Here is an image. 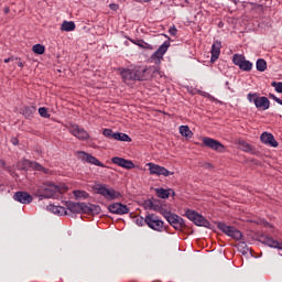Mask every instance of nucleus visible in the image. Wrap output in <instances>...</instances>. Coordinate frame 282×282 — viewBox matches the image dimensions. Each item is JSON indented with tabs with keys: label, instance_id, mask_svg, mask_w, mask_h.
<instances>
[{
	"label": "nucleus",
	"instance_id": "1",
	"mask_svg": "<svg viewBox=\"0 0 282 282\" xmlns=\"http://www.w3.org/2000/svg\"><path fill=\"white\" fill-rule=\"evenodd\" d=\"M63 193H67V186L63 184L56 185L50 181L44 182L36 191V195L45 199L58 197V195H63Z\"/></svg>",
	"mask_w": 282,
	"mask_h": 282
},
{
	"label": "nucleus",
	"instance_id": "2",
	"mask_svg": "<svg viewBox=\"0 0 282 282\" xmlns=\"http://www.w3.org/2000/svg\"><path fill=\"white\" fill-rule=\"evenodd\" d=\"M95 189L98 195H102V197L109 202H112V199H120V197H122L120 192H117L113 188H108L107 185H97Z\"/></svg>",
	"mask_w": 282,
	"mask_h": 282
},
{
	"label": "nucleus",
	"instance_id": "3",
	"mask_svg": "<svg viewBox=\"0 0 282 282\" xmlns=\"http://www.w3.org/2000/svg\"><path fill=\"white\" fill-rule=\"evenodd\" d=\"M185 215L187 219H189V221H193V224H195V226H203L204 228L210 227V223L208 221V219H206L204 216L199 215L195 210L188 209Z\"/></svg>",
	"mask_w": 282,
	"mask_h": 282
},
{
	"label": "nucleus",
	"instance_id": "4",
	"mask_svg": "<svg viewBox=\"0 0 282 282\" xmlns=\"http://www.w3.org/2000/svg\"><path fill=\"white\" fill-rule=\"evenodd\" d=\"M145 224L149 228L156 230L158 232L164 230V221H162L155 214H148L145 216Z\"/></svg>",
	"mask_w": 282,
	"mask_h": 282
},
{
	"label": "nucleus",
	"instance_id": "5",
	"mask_svg": "<svg viewBox=\"0 0 282 282\" xmlns=\"http://www.w3.org/2000/svg\"><path fill=\"white\" fill-rule=\"evenodd\" d=\"M217 228L218 230H221V232H224L228 237H231L232 239H236L237 241H239V239L243 237L241 231H239L237 228L232 226L226 225V223H218Z\"/></svg>",
	"mask_w": 282,
	"mask_h": 282
},
{
	"label": "nucleus",
	"instance_id": "6",
	"mask_svg": "<svg viewBox=\"0 0 282 282\" xmlns=\"http://www.w3.org/2000/svg\"><path fill=\"white\" fill-rule=\"evenodd\" d=\"M150 175H163V177H169V175H174L173 172L169 171L166 167L162 165H158L155 163H148Z\"/></svg>",
	"mask_w": 282,
	"mask_h": 282
},
{
	"label": "nucleus",
	"instance_id": "7",
	"mask_svg": "<svg viewBox=\"0 0 282 282\" xmlns=\"http://www.w3.org/2000/svg\"><path fill=\"white\" fill-rule=\"evenodd\" d=\"M169 47H171V42L165 41L151 56V59L155 63V65H160V63H162V59L164 58V53L169 52Z\"/></svg>",
	"mask_w": 282,
	"mask_h": 282
},
{
	"label": "nucleus",
	"instance_id": "8",
	"mask_svg": "<svg viewBox=\"0 0 282 282\" xmlns=\"http://www.w3.org/2000/svg\"><path fill=\"white\" fill-rule=\"evenodd\" d=\"M203 147H207V149H212L213 151H218V153H224L226 149L221 142L208 137L203 138Z\"/></svg>",
	"mask_w": 282,
	"mask_h": 282
},
{
	"label": "nucleus",
	"instance_id": "9",
	"mask_svg": "<svg viewBox=\"0 0 282 282\" xmlns=\"http://www.w3.org/2000/svg\"><path fill=\"white\" fill-rule=\"evenodd\" d=\"M66 207L70 213H87L88 210L94 212V208L87 206L85 203L66 202Z\"/></svg>",
	"mask_w": 282,
	"mask_h": 282
},
{
	"label": "nucleus",
	"instance_id": "10",
	"mask_svg": "<svg viewBox=\"0 0 282 282\" xmlns=\"http://www.w3.org/2000/svg\"><path fill=\"white\" fill-rule=\"evenodd\" d=\"M78 158L79 160H83V162H87L88 164H94L95 166H100L101 169H106L107 166L100 162L96 156L87 153L79 151L78 152Z\"/></svg>",
	"mask_w": 282,
	"mask_h": 282
},
{
	"label": "nucleus",
	"instance_id": "11",
	"mask_svg": "<svg viewBox=\"0 0 282 282\" xmlns=\"http://www.w3.org/2000/svg\"><path fill=\"white\" fill-rule=\"evenodd\" d=\"M167 221L175 230H184L186 227L184 219L175 214H167Z\"/></svg>",
	"mask_w": 282,
	"mask_h": 282
},
{
	"label": "nucleus",
	"instance_id": "12",
	"mask_svg": "<svg viewBox=\"0 0 282 282\" xmlns=\"http://www.w3.org/2000/svg\"><path fill=\"white\" fill-rule=\"evenodd\" d=\"M69 133L75 138H78V140H89V133L78 124L70 126Z\"/></svg>",
	"mask_w": 282,
	"mask_h": 282
},
{
	"label": "nucleus",
	"instance_id": "13",
	"mask_svg": "<svg viewBox=\"0 0 282 282\" xmlns=\"http://www.w3.org/2000/svg\"><path fill=\"white\" fill-rule=\"evenodd\" d=\"M112 164H117V166H121V169H127L131 171V169H135V163L131 160L122 159L120 156H113L111 159Z\"/></svg>",
	"mask_w": 282,
	"mask_h": 282
},
{
	"label": "nucleus",
	"instance_id": "14",
	"mask_svg": "<svg viewBox=\"0 0 282 282\" xmlns=\"http://www.w3.org/2000/svg\"><path fill=\"white\" fill-rule=\"evenodd\" d=\"M108 209L113 215H129V207L121 203H113L112 205H109Z\"/></svg>",
	"mask_w": 282,
	"mask_h": 282
},
{
	"label": "nucleus",
	"instance_id": "15",
	"mask_svg": "<svg viewBox=\"0 0 282 282\" xmlns=\"http://www.w3.org/2000/svg\"><path fill=\"white\" fill-rule=\"evenodd\" d=\"M260 140L261 142H263V144H268L269 147H273L274 149L279 147V142H276V139H274V135L272 133L263 132L260 135Z\"/></svg>",
	"mask_w": 282,
	"mask_h": 282
},
{
	"label": "nucleus",
	"instance_id": "16",
	"mask_svg": "<svg viewBox=\"0 0 282 282\" xmlns=\"http://www.w3.org/2000/svg\"><path fill=\"white\" fill-rule=\"evenodd\" d=\"M13 199H15V202H20V204H31L32 195L28 194V192H17Z\"/></svg>",
	"mask_w": 282,
	"mask_h": 282
},
{
	"label": "nucleus",
	"instance_id": "17",
	"mask_svg": "<svg viewBox=\"0 0 282 282\" xmlns=\"http://www.w3.org/2000/svg\"><path fill=\"white\" fill-rule=\"evenodd\" d=\"M220 54H221V42L215 41L212 45L210 63H215V61L219 58Z\"/></svg>",
	"mask_w": 282,
	"mask_h": 282
},
{
	"label": "nucleus",
	"instance_id": "18",
	"mask_svg": "<svg viewBox=\"0 0 282 282\" xmlns=\"http://www.w3.org/2000/svg\"><path fill=\"white\" fill-rule=\"evenodd\" d=\"M134 72V80H147L149 74V69L142 67L133 68Z\"/></svg>",
	"mask_w": 282,
	"mask_h": 282
},
{
	"label": "nucleus",
	"instance_id": "19",
	"mask_svg": "<svg viewBox=\"0 0 282 282\" xmlns=\"http://www.w3.org/2000/svg\"><path fill=\"white\" fill-rule=\"evenodd\" d=\"M254 105L258 109H270V99L268 97H258V99H254Z\"/></svg>",
	"mask_w": 282,
	"mask_h": 282
},
{
	"label": "nucleus",
	"instance_id": "20",
	"mask_svg": "<svg viewBox=\"0 0 282 282\" xmlns=\"http://www.w3.org/2000/svg\"><path fill=\"white\" fill-rule=\"evenodd\" d=\"M121 78L123 83L129 85L130 80H135L134 72L133 69H122L121 70Z\"/></svg>",
	"mask_w": 282,
	"mask_h": 282
},
{
	"label": "nucleus",
	"instance_id": "21",
	"mask_svg": "<svg viewBox=\"0 0 282 282\" xmlns=\"http://www.w3.org/2000/svg\"><path fill=\"white\" fill-rule=\"evenodd\" d=\"M262 243H264V246H269V248H278L279 250H282V243H279V241L273 238L264 237L262 238Z\"/></svg>",
	"mask_w": 282,
	"mask_h": 282
},
{
	"label": "nucleus",
	"instance_id": "22",
	"mask_svg": "<svg viewBox=\"0 0 282 282\" xmlns=\"http://www.w3.org/2000/svg\"><path fill=\"white\" fill-rule=\"evenodd\" d=\"M24 164H29V166H30L31 169H34L35 171H42V172L45 173V174L50 173V170H48V169L43 167V165H41V164L37 163V162H32V161L25 160V161H24Z\"/></svg>",
	"mask_w": 282,
	"mask_h": 282
},
{
	"label": "nucleus",
	"instance_id": "23",
	"mask_svg": "<svg viewBox=\"0 0 282 282\" xmlns=\"http://www.w3.org/2000/svg\"><path fill=\"white\" fill-rule=\"evenodd\" d=\"M155 191L158 197H160L161 199H169L171 193L172 195H175V192H173V189L156 188Z\"/></svg>",
	"mask_w": 282,
	"mask_h": 282
},
{
	"label": "nucleus",
	"instance_id": "24",
	"mask_svg": "<svg viewBox=\"0 0 282 282\" xmlns=\"http://www.w3.org/2000/svg\"><path fill=\"white\" fill-rule=\"evenodd\" d=\"M76 30V24L72 21H64L61 25L62 32H74Z\"/></svg>",
	"mask_w": 282,
	"mask_h": 282
},
{
	"label": "nucleus",
	"instance_id": "25",
	"mask_svg": "<svg viewBox=\"0 0 282 282\" xmlns=\"http://www.w3.org/2000/svg\"><path fill=\"white\" fill-rule=\"evenodd\" d=\"M245 62H246V56H243L242 54H234L232 63L234 65H237L239 69L243 67Z\"/></svg>",
	"mask_w": 282,
	"mask_h": 282
},
{
	"label": "nucleus",
	"instance_id": "26",
	"mask_svg": "<svg viewBox=\"0 0 282 282\" xmlns=\"http://www.w3.org/2000/svg\"><path fill=\"white\" fill-rule=\"evenodd\" d=\"M245 62H246V56H243L242 54H234L232 63L234 65H237L239 69L243 67Z\"/></svg>",
	"mask_w": 282,
	"mask_h": 282
},
{
	"label": "nucleus",
	"instance_id": "27",
	"mask_svg": "<svg viewBox=\"0 0 282 282\" xmlns=\"http://www.w3.org/2000/svg\"><path fill=\"white\" fill-rule=\"evenodd\" d=\"M48 210L53 212L54 215H67V209L63 206L50 205Z\"/></svg>",
	"mask_w": 282,
	"mask_h": 282
},
{
	"label": "nucleus",
	"instance_id": "28",
	"mask_svg": "<svg viewBox=\"0 0 282 282\" xmlns=\"http://www.w3.org/2000/svg\"><path fill=\"white\" fill-rule=\"evenodd\" d=\"M23 116L26 118H34V113H36V107L34 106H26L22 109Z\"/></svg>",
	"mask_w": 282,
	"mask_h": 282
},
{
	"label": "nucleus",
	"instance_id": "29",
	"mask_svg": "<svg viewBox=\"0 0 282 282\" xmlns=\"http://www.w3.org/2000/svg\"><path fill=\"white\" fill-rule=\"evenodd\" d=\"M112 137L113 140H118L119 142H131V137H129L127 133L115 132Z\"/></svg>",
	"mask_w": 282,
	"mask_h": 282
},
{
	"label": "nucleus",
	"instance_id": "30",
	"mask_svg": "<svg viewBox=\"0 0 282 282\" xmlns=\"http://www.w3.org/2000/svg\"><path fill=\"white\" fill-rule=\"evenodd\" d=\"M180 133L183 135V138H193V131H191L188 126H181Z\"/></svg>",
	"mask_w": 282,
	"mask_h": 282
},
{
	"label": "nucleus",
	"instance_id": "31",
	"mask_svg": "<svg viewBox=\"0 0 282 282\" xmlns=\"http://www.w3.org/2000/svg\"><path fill=\"white\" fill-rule=\"evenodd\" d=\"M256 67L258 72H265V69H268V62L263 58H259L256 63Z\"/></svg>",
	"mask_w": 282,
	"mask_h": 282
},
{
	"label": "nucleus",
	"instance_id": "32",
	"mask_svg": "<svg viewBox=\"0 0 282 282\" xmlns=\"http://www.w3.org/2000/svg\"><path fill=\"white\" fill-rule=\"evenodd\" d=\"M152 210H155V213H164V207H162V203L160 200L153 198Z\"/></svg>",
	"mask_w": 282,
	"mask_h": 282
},
{
	"label": "nucleus",
	"instance_id": "33",
	"mask_svg": "<svg viewBox=\"0 0 282 282\" xmlns=\"http://www.w3.org/2000/svg\"><path fill=\"white\" fill-rule=\"evenodd\" d=\"M132 43H134V45H138L139 47H143V50H153V45L144 42V40L132 41Z\"/></svg>",
	"mask_w": 282,
	"mask_h": 282
},
{
	"label": "nucleus",
	"instance_id": "34",
	"mask_svg": "<svg viewBox=\"0 0 282 282\" xmlns=\"http://www.w3.org/2000/svg\"><path fill=\"white\" fill-rule=\"evenodd\" d=\"M32 50H33L34 54H39V55L45 54V46H43L42 44L33 45Z\"/></svg>",
	"mask_w": 282,
	"mask_h": 282
},
{
	"label": "nucleus",
	"instance_id": "35",
	"mask_svg": "<svg viewBox=\"0 0 282 282\" xmlns=\"http://www.w3.org/2000/svg\"><path fill=\"white\" fill-rule=\"evenodd\" d=\"M241 72H252V63L250 61L245 59V63L242 64V68H240Z\"/></svg>",
	"mask_w": 282,
	"mask_h": 282
},
{
	"label": "nucleus",
	"instance_id": "36",
	"mask_svg": "<svg viewBox=\"0 0 282 282\" xmlns=\"http://www.w3.org/2000/svg\"><path fill=\"white\" fill-rule=\"evenodd\" d=\"M271 87H274L275 91H278V94H282V82H272L271 83Z\"/></svg>",
	"mask_w": 282,
	"mask_h": 282
},
{
	"label": "nucleus",
	"instance_id": "37",
	"mask_svg": "<svg viewBox=\"0 0 282 282\" xmlns=\"http://www.w3.org/2000/svg\"><path fill=\"white\" fill-rule=\"evenodd\" d=\"M102 134L105 138H111L113 140V135H116V132L111 129H104Z\"/></svg>",
	"mask_w": 282,
	"mask_h": 282
},
{
	"label": "nucleus",
	"instance_id": "38",
	"mask_svg": "<svg viewBox=\"0 0 282 282\" xmlns=\"http://www.w3.org/2000/svg\"><path fill=\"white\" fill-rule=\"evenodd\" d=\"M39 113L42 118H50V113H47V108L45 107L39 108Z\"/></svg>",
	"mask_w": 282,
	"mask_h": 282
},
{
	"label": "nucleus",
	"instance_id": "39",
	"mask_svg": "<svg viewBox=\"0 0 282 282\" xmlns=\"http://www.w3.org/2000/svg\"><path fill=\"white\" fill-rule=\"evenodd\" d=\"M143 206L145 208V210H153V200L152 199H148L143 203Z\"/></svg>",
	"mask_w": 282,
	"mask_h": 282
},
{
	"label": "nucleus",
	"instance_id": "40",
	"mask_svg": "<svg viewBox=\"0 0 282 282\" xmlns=\"http://www.w3.org/2000/svg\"><path fill=\"white\" fill-rule=\"evenodd\" d=\"M259 99V97L257 96V94H249L248 95V100L249 102H253L254 104V100Z\"/></svg>",
	"mask_w": 282,
	"mask_h": 282
},
{
	"label": "nucleus",
	"instance_id": "41",
	"mask_svg": "<svg viewBox=\"0 0 282 282\" xmlns=\"http://www.w3.org/2000/svg\"><path fill=\"white\" fill-rule=\"evenodd\" d=\"M169 33L171 34V36H176L177 28H175V25H173L172 28H170Z\"/></svg>",
	"mask_w": 282,
	"mask_h": 282
},
{
	"label": "nucleus",
	"instance_id": "42",
	"mask_svg": "<svg viewBox=\"0 0 282 282\" xmlns=\"http://www.w3.org/2000/svg\"><path fill=\"white\" fill-rule=\"evenodd\" d=\"M74 195H75V197H85V195H87V193H85L83 191H75Z\"/></svg>",
	"mask_w": 282,
	"mask_h": 282
},
{
	"label": "nucleus",
	"instance_id": "43",
	"mask_svg": "<svg viewBox=\"0 0 282 282\" xmlns=\"http://www.w3.org/2000/svg\"><path fill=\"white\" fill-rule=\"evenodd\" d=\"M239 246L240 248H243L242 254H246V252H248V245H246V242H241Z\"/></svg>",
	"mask_w": 282,
	"mask_h": 282
},
{
	"label": "nucleus",
	"instance_id": "44",
	"mask_svg": "<svg viewBox=\"0 0 282 282\" xmlns=\"http://www.w3.org/2000/svg\"><path fill=\"white\" fill-rule=\"evenodd\" d=\"M161 215H163V217H165V219L169 221V215H172L171 212H166L165 209H163V213H161Z\"/></svg>",
	"mask_w": 282,
	"mask_h": 282
},
{
	"label": "nucleus",
	"instance_id": "45",
	"mask_svg": "<svg viewBox=\"0 0 282 282\" xmlns=\"http://www.w3.org/2000/svg\"><path fill=\"white\" fill-rule=\"evenodd\" d=\"M109 8H110V10H113L116 12V10H118V4L111 3V4H109Z\"/></svg>",
	"mask_w": 282,
	"mask_h": 282
},
{
	"label": "nucleus",
	"instance_id": "46",
	"mask_svg": "<svg viewBox=\"0 0 282 282\" xmlns=\"http://www.w3.org/2000/svg\"><path fill=\"white\" fill-rule=\"evenodd\" d=\"M11 142H12V144H14V147H17V144H19V139L12 138Z\"/></svg>",
	"mask_w": 282,
	"mask_h": 282
},
{
	"label": "nucleus",
	"instance_id": "47",
	"mask_svg": "<svg viewBox=\"0 0 282 282\" xmlns=\"http://www.w3.org/2000/svg\"><path fill=\"white\" fill-rule=\"evenodd\" d=\"M203 167H204V169H213V164H210V163H205V164H203Z\"/></svg>",
	"mask_w": 282,
	"mask_h": 282
},
{
	"label": "nucleus",
	"instance_id": "48",
	"mask_svg": "<svg viewBox=\"0 0 282 282\" xmlns=\"http://www.w3.org/2000/svg\"><path fill=\"white\" fill-rule=\"evenodd\" d=\"M0 166H1L2 169H6V161L0 160Z\"/></svg>",
	"mask_w": 282,
	"mask_h": 282
},
{
	"label": "nucleus",
	"instance_id": "49",
	"mask_svg": "<svg viewBox=\"0 0 282 282\" xmlns=\"http://www.w3.org/2000/svg\"><path fill=\"white\" fill-rule=\"evenodd\" d=\"M4 14H10V7L4 8Z\"/></svg>",
	"mask_w": 282,
	"mask_h": 282
},
{
	"label": "nucleus",
	"instance_id": "50",
	"mask_svg": "<svg viewBox=\"0 0 282 282\" xmlns=\"http://www.w3.org/2000/svg\"><path fill=\"white\" fill-rule=\"evenodd\" d=\"M10 61H14V57H8L4 59V63H10Z\"/></svg>",
	"mask_w": 282,
	"mask_h": 282
},
{
	"label": "nucleus",
	"instance_id": "51",
	"mask_svg": "<svg viewBox=\"0 0 282 282\" xmlns=\"http://www.w3.org/2000/svg\"><path fill=\"white\" fill-rule=\"evenodd\" d=\"M18 67H23V62H18Z\"/></svg>",
	"mask_w": 282,
	"mask_h": 282
}]
</instances>
